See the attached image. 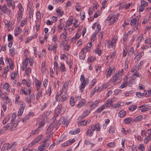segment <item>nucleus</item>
I'll list each match as a JSON object with an SVG mask.
<instances>
[{"label":"nucleus","mask_w":151,"mask_h":151,"mask_svg":"<svg viewBox=\"0 0 151 151\" xmlns=\"http://www.w3.org/2000/svg\"><path fill=\"white\" fill-rule=\"evenodd\" d=\"M68 96L67 93L62 92L61 90L58 92L56 96V99L57 101H61L63 102L66 101L68 98Z\"/></svg>","instance_id":"obj_1"},{"label":"nucleus","mask_w":151,"mask_h":151,"mask_svg":"<svg viewBox=\"0 0 151 151\" xmlns=\"http://www.w3.org/2000/svg\"><path fill=\"white\" fill-rule=\"evenodd\" d=\"M100 129L99 124L93 125L87 130L86 133V135L88 137H91L93 135L95 130L96 132L99 131L100 130Z\"/></svg>","instance_id":"obj_2"},{"label":"nucleus","mask_w":151,"mask_h":151,"mask_svg":"<svg viewBox=\"0 0 151 151\" xmlns=\"http://www.w3.org/2000/svg\"><path fill=\"white\" fill-rule=\"evenodd\" d=\"M123 72L124 70L123 69H121L120 73L118 72L117 73L115 74L114 76L113 77L111 78L110 81V82L114 83V84H118L120 81V79L119 78L122 75V73Z\"/></svg>","instance_id":"obj_3"},{"label":"nucleus","mask_w":151,"mask_h":151,"mask_svg":"<svg viewBox=\"0 0 151 151\" xmlns=\"http://www.w3.org/2000/svg\"><path fill=\"white\" fill-rule=\"evenodd\" d=\"M65 108L61 104L58 105L56 108L55 111L54 116L55 117H57L59 114H62L65 111Z\"/></svg>","instance_id":"obj_4"},{"label":"nucleus","mask_w":151,"mask_h":151,"mask_svg":"<svg viewBox=\"0 0 151 151\" xmlns=\"http://www.w3.org/2000/svg\"><path fill=\"white\" fill-rule=\"evenodd\" d=\"M100 100L99 99L96 100L95 102L89 101L88 104V106L90 108V110H91L95 108L98 105L99 103Z\"/></svg>","instance_id":"obj_5"},{"label":"nucleus","mask_w":151,"mask_h":151,"mask_svg":"<svg viewBox=\"0 0 151 151\" xmlns=\"http://www.w3.org/2000/svg\"><path fill=\"white\" fill-rule=\"evenodd\" d=\"M137 22V19L135 18L132 19L130 22V25L132 26H134V30H136L137 29V27L139 24V20Z\"/></svg>","instance_id":"obj_6"},{"label":"nucleus","mask_w":151,"mask_h":151,"mask_svg":"<svg viewBox=\"0 0 151 151\" xmlns=\"http://www.w3.org/2000/svg\"><path fill=\"white\" fill-rule=\"evenodd\" d=\"M88 51V48H83L80 53L79 58L81 60H84L85 57V53Z\"/></svg>","instance_id":"obj_7"},{"label":"nucleus","mask_w":151,"mask_h":151,"mask_svg":"<svg viewBox=\"0 0 151 151\" xmlns=\"http://www.w3.org/2000/svg\"><path fill=\"white\" fill-rule=\"evenodd\" d=\"M107 87V86H96L94 89L97 92H99Z\"/></svg>","instance_id":"obj_8"},{"label":"nucleus","mask_w":151,"mask_h":151,"mask_svg":"<svg viewBox=\"0 0 151 151\" xmlns=\"http://www.w3.org/2000/svg\"><path fill=\"white\" fill-rule=\"evenodd\" d=\"M80 80L81 81V85H87L88 83L89 82L88 79V78L85 79L84 75H81Z\"/></svg>","instance_id":"obj_9"},{"label":"nucleus","mask_w":151,"mask_h":151,"mask_svg":"<svg viewBox=\"0 0 151 151\" xmlns=\"http://www.w3.org/2000/svg\"><path fill=\"white\" fill-rule=\"evenodd\" d=\"M43 135H40L37 137L34 140V141L29 145V147H30L35 145L36 143L38 142L42 138Z\"/></svg>","instance_id":"obj_10"},{"label":"nucleus","mask_w":151,"mask_h":151,"mask_svg":"<svg viewBox=\"0 0 151 151\" xmlns=\"http://www.w3.org/2000/svg\"><path fill=\"white\" fill-rule=\"evenodd\" d=\"M59 122L60 123H61L66 126H67L68 123L69 121L66 118H65L64 117H62L60 119Z\"/></svg>","instance_id":"obj_11"},{"label":"nucleus","mask_w":151,"mask_h":151,"mask_svg":"<svg viewBox=\"0 0 151 151\" xmlns=\"http://www.w3.org/2000/svg\"><path fill=\"white\" fill-rule=\"evenodd\" d=\"M108 47L109 48L111 47L114 48L116 45V40L115 39H113L111 41L108 42Z\"/></svg>","instance_id":"obj_12"},{"label":"nucleus","mask_w":151,"mask_h":151,"mask_svg":"<svg viewBox=\"0 0 151 151\" xmlns=\"http://www.w3.org/2000/svg\"><path fill=\"white\" fill-rule=\"evenodd\" d=\"M113 102V101L111 99H109L106 101L105 103L103 105L104 107L106 108V107H109L111 106V103Z\"/></svg>","instance_id":"obj_13"},{"label":"nucleus","mask_w":151,"mask_h":151,"mask_svg":"<svg viewBox=\"0 0 151 151\" xmlns=\"http://www.w3.org/2000/svg\"><path fill=\"white\" fill-rule=\"evenodd\" d=\"M143 106L141 109V111L142 112H144L145 111L151 109V106H149L147 105H142Z\"/></svg>","instance_id":"obj_14"},{"label":"nucleus","mask_w":151,"mask_h":151,"mask_svg":"<svg viewBox=\"0 0 151 151\" xmlns=\"http://www.w3.org/2000/svg\"><path fill=\"white\" fill-rule=\"evenodd\" d=\"M107 77H109L111 76V73H114L115 71V68H113L112 69L110 67H109L107 69Z\"/></svg>","instance_id":"obj_15"},{"label":"nucleus","mask_w":151,"mask_h":151,"mask_svg":"<svg viewBox=\"0 0 151 151\" xmlns=\"http://www.w3.org/2000/svg\"><path fill=\"white\" fill-rule=\"evenodd\" d=\"M33 115V113L31 112L29 113L28 115L25 116L22 119V122H26L29 118L30 116Z\"/></svg>","instance_id":"obj_16"},{"label":"nucleus","mask_w":151,"mask_h":151,"mask_svg":"<svg viewBox=\"0 0 151 151\" xmlns=\"http://www.w3.org/2000/svg\"><path fill=\"white\" fill-rule=\"evenodd\" d=\"M91 121V120L88 119L86 120L82 121L80 122V125L84 126L90 123Z\"/></svg>","instance_id":"obj_17"},{"label":"nucleus","mask_w":151,"mask_h":151,"mask_svg":"<svg viewBox=\"0 0 151 151\" xmlns=\"http://www.w3.org/2000/svg\"><path fill=\"white\" fill-rule=\"evenodd\" d=\"M143 95L145 97H147L151 96V88L147 90L144 91L142 93Z\"/></svg>","instance_id":"obj_18"},{"label":"nucleus","mask_w":151,"mask_h":151,"mask_svg":"<svg viewBox=\"0 0 151 151\" xmlns=\"http://www.w3.org/2000/svg\"><path fill=\"white\" fill-rule=\"evenodd\" d=\"M144 54V52H140L137 55H136L134 58V60L135 61L139 60L142 56V54Z\"/></svg>","instance_id":"obj_19"},{"label":"nucleus","mask_w":151,"mask_h":151,"mask_svg":"<svg viewBox=\"0 0 151 151\" xmlns=\"http://www.w3.org/2000/svg\"><path fill=\"white\" fill-rule=\"evenodd\" d=\"M46 134H48L50 137L53 133V132L52 131V128L49 127L48 128L46 133Z\"/></svg>","instance_id":"obj_20"},{"label":"nucleus","mask_w":151,"mask_h":151,"mask_svg":"<svg viewBox=\"0 0 151 151\" xmlns=\"http://www.w3.org/2000/svg\"><path fill=\"white\" fill-rule=\"evenodd\" d=\"M126 114V112L124 110H122L119 111L118 113V116L120 117H124Z\"/></svg>","instance_id":"obj_21"},{"label":"nucleus","mask_w":151,"mask_h":151,"mask_svg":"<svg viewBox=\"0 0 151 151\" xmlns=\"http://www.w3.org/2000/svg\"><path fill=\"white\" fill-rule=\"evenodd\" d=\"M6 150H9V143H6L4 145L1 150L2 151H4Z\"/></svg>","instance_id":"obj_22"},{"label":"nucleus","mask_w":151,"mask_h":151,"mask_svg":"<svg viewBox=\"0 0 151 151\" xmlns=\"http://www.w3.org/2000/svg\"><path fill=\"white\" fill-rule=\"evenodd\" d=\"M80 130L79 129H77L75 130H72L70 131L69 133L70 134H78Z\"/></svg>","instance_id":"obj_23"},{"label":"nucleus","mask_w":151,"mask_h":151,"mask_svg":"<svg viewBox=\"0 0 151 151\" xmlns=\"http://www.w3.org/2000/svg\"><path fill=\"white\" fill-rule=\"evenodd\" d=\"M21 31V30L19 27H17L15 30L14 35L15 36H16L20 34Z\"/></svg>","instance_id":"obj_24"},{"label":"nucleus","mask_w":151,"mask_h":151,"mask_svg":"<svg viewBox=\"0 0 151 151\" xmlns=\"http://www.w3.org/2000/svg\"><path fill=\"white\" fill-rule=\"evenodd\" d=\"M91 111H90V110L89 111L87 110L86 111L83 113V114L81 115V117L82 118H85L90 113Z\"/></svg>","instance_id":"obj_25"},{"label":"nucleus","mask_w":151,"mask_h":151,"mask_svg":"<svg viewBox=\"0 0 151 151\" xmlns=\"http://www.w3.org/2000/svg\"><path fill=\"white\" fill-rule=\"evenodd\" d=\"M60 68L62 72H65L66 70V68L65 67V65L64 63H61V65L60 67Z\"/></svg>","instance_id":"obj_26"},{"label":"nucleus","mask_w":151,"mask_h":151,"mask_svg":"<svg viewBox=\"0 0 151 151\" xmlns=\"http://www.w3.org/2000/svg\"><path fill=\"white\" fill-rule=\"evenodd\" d=\"M22 12L23 11H22V10H21V11H19L18 12L17 15V21L19 22V21L21 20V19L22 18Z\"/></svg>","instance_id":"obj_27"},{"label":"nucleus","mask_w":151,"mask_h":151,"mask_svg":"<svg viewBox=\"0 0 151 151\" xmlns=\"http://www.w3.org/2000/svg\"><path fill=\"white\" fill-rule=\"evenodd\" d=\"M105 108L104 107V106L102 105L101 106L99 107L96 110V113H100L102 111L105 109Z\"/></svg>","instance_id":"obj_28"},{"label":"nucleus","mask_w":151,"mask_h":151,"mask_svg":"<svg viewBox=\"0 0 151 151\" xmlns=\"http://www.w3.org/2000/svg\"><path fill=\"white\" fill-rule=\"evenodd\" d=\"M41 131V129L37 128L35 130L32 131L31 133V135H34L38 134L39 132Z\"/></svg>","instance_id":"obj_29"},{"label":"nucleus","mask_w":151,"mask_h":151,"mask_svg":"<svg viewBox=\"0 0 151 151\" xmlns=\"http://www.w3.org/2000/svg\"><path fill=\"white\" fill-rule=\"evenodd\" d=\"M138 149L141 151H144L145 150V147L143 144H140L138 146Z\"/></svg>","instance_id":"obj_30"},{"label":"nucleus","mask_w":151,"mask_h":151,"mask_svg":"<svg viewBox=\"0 0 151 151\" xmlns=\"http://www.w3.org/2000/svg\"><path fill=\"white\" fill-rule=\"evenodd\" d=\"M54 67V69L55 71H56V74H58V69H59V68L58 67V63L56 62H54L53 63Z\"/></svg>","instance_id":"obj_31"},{"label":"nucleus","mask_w":151,"mask_h":151,"mask_svg":"<svg viewBox=\"0 0 151 151\" xmlns=\"http://www.w3.org/2000/svg\"><path fill=\"white\" fill-rule=\"evenodd\" d=\"M124 105V104L123 102H119L117 104H115L114 107L115 108H118L121 107V106H122Z\"/></svg>","instance_id":"obj_32"},{"label":"nucleus","mask_w":151,"mask_h":151,"mask_svg":"<svg viewBox=\"0 0 151 151\" xmlns=\"http://www.w3.org/2000/svg\"><path fill=\"white\" fill-rule=\"evenodd\" d=\"M85 103V101L84 100L80 101L77 105V107L78 108H81L84 104Z\"/></svg>","instance_id":"obj_33"},{"label":"nucleus","mask_w":151,"mask_h":151,"mask_svg":"<svg viewBox=\"0 0 151 151\" xmlns=\"http://www.w3.org/2000/svg\"><path fill=\"white\" fill-rule=\"evenodd\" d=\"M137 107V106L135 105H132L129 106V109L131 111H134Z\"/></svg>","instance_id":"obj_34"},{"label":"nucleus","mask_w":151,"mask_h":151,"mask_svg":"<svg viewBox=\"0 0 151 151\" xmlns=\"http://www.w3.org/2000/svg\"><path fill=\"white\" fill-rule=\"evenodd\" d=\"M143 118L142 116L139 115L137 117H136L134 119V122H139Z\"/></svg>","instance_id":"obj_35"},{"label":"nucleus","mask_w":151,"mask_h":151,"mask_svg":"<svg viewBox=\"0 0 151 151\" xmlns=\"http://www.w3.org/2000/svg\"><path fill=\"white\" fill-rule=\"evenodd\" d=\"M56 12L58 13V14L57 16H59V17H61L63 14V12H62L60 9H58L56 10Z\"/></svg>","instance_id":"obj_36"},{"label":"nucleus","mask_w":151,"mask_h":151,"mask_svg":"<svg viewBox=\"0 0 151 151\" xmlns=\"http://www.w3.org/2000/svg\"><path fill=\"white\" fill-rule=\"evenodd\" d=\"M67 36L66 32H64L60 35V38L61 39L64 40L66 39Z\"/></svg>","instance_id":"obj_37"},{"label":"nucleus","mask_w":151,"mask_h":151,"mask_svg":"<svg viewBox=\"0 0 151 151\" xmlns=\"http://www.w3.org/2000/svg\"><path fill=\"white\" fill-rule=\"evenodd\" d=\"M1 10L2 12H3L5 14L6 13L7 11L6 5L5 4H4L2 7H1Z\"/></svg>","instance_id":"obj_38"},{"label":"nucleus","mask_w":151,"mask_h":151,"mask_svg":"<svg viewBox=\"0 0 151 151\" xmlns=\"http://www.w3.org/2000/svg\"><path fill=\"white\" fill-rule=\"evenodd\" d=\"M49 101H48L47 102L45 103L43 105L41 108L40 109L42 111L44 110L46 107L48 105L49 103Z\"/></svg>","instance_id":"obj_39"},{"label":"nucleus","mask_w":151,"mask_h":151,"mask_svg":"<svg viewBox=\"0 0 151 151\" xmlns=\"http://www.w3.org/2000/svg\"><path fill=\"white\" fill-rule=\"evenodd\" d=\"M132 120V119L131 118H126L124 119V122L125 123H129L131 122Z\"/></svg>","instance_id":"obj_40"},{"label":"nucleus","mask_w":151,"mask_h":151,"mask_svg":"<svg viewBox=\"0 0 151 151\" xmlns=\"http://www.w3.org/2000/svg\"><path fill=\"white\" fill-rule=\"evenodd\" d=\"M44 125V121L42 120L40 121L38 127V129H41V131L42 130V129L41 128L42 127H43Z\"/></svg>","instance_id":"obj_41"},{"label":"nucleus","mask_w":151,"mask_h":151,"mask_svg":"<svg viewBox=\"0 0 151 151\" xmlns=\"http://www.w3.org/2000/svg\"><path fill=\"white\" fill-rule=\"evenodd\" d=\"M17 116V114L15 113H13L12 116V118H11V122H13L14 121L15 119H16Z\"/></svg>","instance_id":"obj_42"},{"label":"nucleus","mask_w":151,"mask_h":151,"mask_svg":"<svg viewBox=\"0 0 151 151\" xmlns=\"http://www.w3.org/2000/svg\"><path fill=\"white\" fill-rule=\"evenodd\" d=\"M9 52L11 55L12 56H13L15 54V49L13 48H12L9 49Z\"/></svg>","instance_id":"obj_43"},{"label":"nucleus","mask_w":151,"mask_h":151,"mask_svg":"<svg viewBox=\"0 0 151 151\" xmlns=\"http://www.w3.org/2000/svg\"><path fill=\"white\" fill-rule=\"evenodd\" d=\"M150 139L147 136L145 137L144 139V143L145 144H146L150 141Z\"/></svg>","instance_id":"obj_44"},{"label":"nucleus","mask_w":151,"mask_h":151,"mask_svg":"<svg viewBox=\"0 0 151 151\" xmlns=\"http://www.w3.org/2000/svg\"><path fill=\"white\" fill-rule=\"evenodd\" d=\"M75 139H73L71 140H69L67 141V142L69 146L71 145L73 143L75 142Z\"/></svg>","instance_id":"obj_45"},{"label":"nucleus","mask_w":151,"mask_h":151,"mask_svg":"<svg viewBox=\"0 0 151 151\" xmlns=\"http://www.w3.org/2000/svg\"><path fill=\"white\" fill-rule=\"evenodd\" d=\"M42 96V93L40 91H39L36 95V98L37 100Z\"/></svg>","instance_id":"obj_46"},{"label":"nucleus","mask_w":151,"mask_h":151,"mask_svg":"<svg viewBox=\"0 0 151 151\" xmlns=\"http://www.w3.org/2000/svg\"><path fill=\"white\" fill-rule=\"evenodd\" d=\"M118 20V17L115 16L114 17H112V21L111 22V24H114V23L116 22Z\"/></svg>","instance_id":"obj_47"},{"label":"nucleus","mask_w":151,"mask_h":151,"mask_svg":"<svg viewBox=\"0 0 151 151\" xmlns=\"http://www.w3.org/2000/svg\"><path fill=\"white\" fill-rule=\"evenodd\" d=\"M70 104L72 106H73L75 104V101L74 100V98L73 97H71L70 99Z\"/></svg>","instance_id":"obj_48"},{"label":"nucleus","mask_w":151,"mask_h":151,"mask_svg":"<svg viewBox=\"0 0 151 151\" xmlns=\"http://www.w3.org/2000/svg\"><path fill=\"white\" fill-rule=\"evenodd\" d=\"M9 128V126L6 125V126L4 127L2 129L1 132L2 133H3L6 131Z\"/></svg>","instance_id":"obj_49"},{"label":"nucleus","mask_w":151,"mask_h":151,"mask_svg":"<svg viewBox=\"0 0 151 151\" xmlns=\"http://www.w3.org/2000/svg\"><path fill=\"white\" fill-rule=\"evenodd\" d=\"M141 5H142V6H143L145 7V6H147L148 4V3L146 1H145L144 0H141Z\"/></svg>","instance_id":"obj_50"},{"label":"nucleus","mask_w":151,"mask_h":151,"mask_svg":"<svg viewBox=\"0 0 151 151\" xmlns=\"http://www.w3.org/2000/svg\"><path fill=\"white\" fill-rule=\"evenodd\" d=\"M114 132V127L113 126L111 127L109 129V132L111 134H113Z\"/></svg>","instance_id":"obj_51"},{"label":"nucleus","mask_w":151,"mask_h":151,"mask_svg":"<svg viewBox=\"0 0 151 151\" xmlns=\"http://www.w3.org/2000/svg\"><path fill=\"white\" fill-rule=\"evenodd\" d=\"M95 58L93 57H90L88 58L87 62L88 63H91L94 61L95 60Z\"/></svg>","instance_id":"obj_52"},{"label":"nucleus","mask_w":151,"mask_h":151,"mask_svg":"<svg viewBox=\"0 0 151 151\" xmlns=\"http://www.w3.org/2000/svg\"><path fill=\"white\" fill-rule=\"evenodd\" d=\"M9 116H7L6 118L4 119L2 122V123L4 124L6 123V122L8 121V120L9 119Z\"/></svg>","instance_id":"obj_53"},{"label":"nucleus","mask_w":151,"mask_h":151,"mask_svg":"<svg viewBox=\"0 0 151 151\" xmlns=\"http://www.w3.org/2000/svg\"><path fill=\"white\" fill-rule=\"evenodd\" d=\"M21 92L22 93H23L25 95H27V90L26 88H24L22 89L21 90Z\"/></svg>","instance_id":"obj_54"},{"label":"nucleus","mask_w":151,"mask_h":151,"mask_svg":"<svg viewBox=\"0 0 151 151\" xmlns=\"http://www.w3.org/2000/svg\"><path fill=\"white\" fill-rule=\"evenodd\" d=\"M17 143L16 142H13L9 146V149H12L14 148L16 146Z\"/></svg>","instance_id":"obj_55"},{"label":"nucleus","mask_w":151,"mask_h":151,"mask_svg":"<svg viewBox=\"0 0 151 151\" xmlns=\"http://www.w3.org/2000/svg\"><path fill=\"white\" fill-rule=\"evenodd\" d=\"M37 19H41V14L39 11H37L36 13Z\"/></svg>","instance_id":"obj_56"},{"label":"nucleus","mask_w":151,"mask_h":151,"mask_svg":"<svg viewBox=\"0 0 151 151\" xmlns=\"http://www.w3.org/2000/svg\"><path fill=\"white\" fill-rule=\"evenodd\" d=\"M24 110V108H23L19 109L18 112V115H22L23 113Z\"/></svg>","instance_id":"obj_57"},{"label":"nucleus","mask_w":151,"mask_h":151,"mask_svg":"<svg viewBox=\"0 0 151 151\" xmlns=\"http://www.w3.org/2000/svg\"><path fill=\"white\" fill-rule=\"evenodd\" d=\"M45 148V146L42 144L40 146L37 151H43Z\"/></svg>","instance_id":"obj_58"},{"label":"nucleus","mask_w":151,"mask_h":151,"mask_svg":"<svg viewBox=\"0 0 151 151\" xmlns=\"http://www.w3.org/2000/svg\"><path fill=\"white\" fill-rule=\"evenodd\" d=\"M67 86H63L62 87V92H66L67 91L68 89Z\"/></svg>","instance_id":"obj_59"},{"label":"nucleus","mask_w":151,"mask_h":151,"mask_svg":"<svg viewBox=\"0 0 151 151\" xmlns=\"http://www.w3.org/2000/svg\"><path fill=\"white\" fill-rule=\"evenodd\" d=\"M13 39V36L11 34H9L8 35V41H12Z\"/></svg>","instance_id":"obj_60"},{"label":"nucleus","mask_w":151,"mask_h":151,"mask_svg":"<svg viewBox=\"0 0 151 151\" xmlns=\"http://www.w3.org/2000/svg\"><path fill=\"white\" fill-rule=\"evenodd\" d=\"M73 22V20L71 19H69L66 22V24L68 26L71 25Z\"/></svg>","instance_id":"obj_61"},{"label":"nucleus","mask_w":151,"mask_h":151,"mask_svg":"<svg viewBox=\"0 0 151 151\" xmlns=\"http://www.w3.org/2000/svg\"><path fill=\"white\" fill-rule=\"evenodd\" d=\"M64 24L63 23H60V25L58 26V31H60L63 26H64Z\"/></svg>","instance_id":"obj_62"},{"label":"nucleus","mask_w":151,"mask_h":151,"mask_svg":"<svg viewBox=\"0 0 151 151\" xmlns=\"http://www.w3.org/2000/svg\"><path fill=\"white\" fill-rule=\"evenodd\" d=\"M147 133L148 134L147 136H149L150 139V141H151V129H148L147 130Z\"/></svg>","instance_id":"obj_63"},{"label":"nucleus","mask_w":151,"mask_h":151,"mask_svg":"<svg viewBox=\"0 0 151 151\" xmlns=\"http://www.w3.org/2000/svg\"><path fill=\"white\" fill-rule=\"evenodd\" d=\"M143 38V36L142 34H141L137 39V42L138 43H139V42L142 40Z\"/></svg>","instance_id":"obj_64"}]
</instances>
